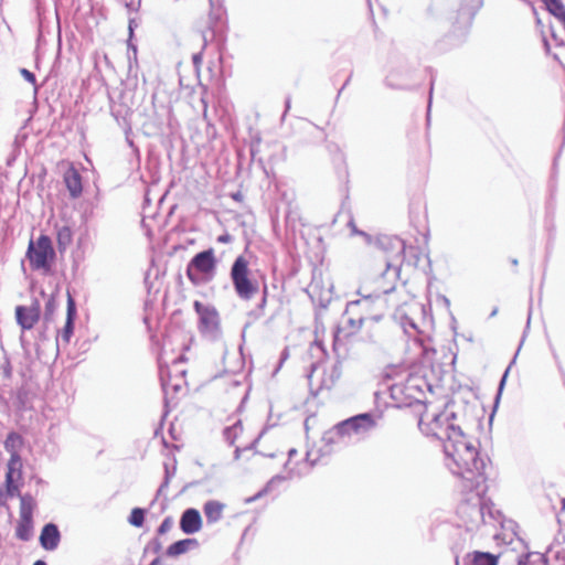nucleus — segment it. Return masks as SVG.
<instances>
[{"mask_svg":"<svg viewBox=\"0 0 565 565\" xmlns=\"http://www.w3.org/2000/svg\"><path fill=\"white\" fill-rule=\"evenodd\" d=\"M444 451L452 462L454 472L468 482L469 489H478L487 480V462L480 456L476 441L461 428H452L444 441Z\"/></svg>","mask_w":565,"mask_h":565,"instance_id":"1","label":"nucleus"},{"mask_svg":"<svg viewBox=\"0 0 565 565\" xmlns=\"http://www.w3.org/2000/svg\"><path fill=\"white\" fill-rule=\"evenodd\" d=\"M373 305L370 296L351 302L347 309L348 320L340 332H343L344 337L360 334L362 341H372L382 331L380 322L383 318L382 311L372 310Z\"/></svg>","mask_w":565,"mask_h":565,"instance_id":"2","label":"nucleus"},{"mask_svg":"<svg viewBox=\"0 0 565 565\" xmlns=\"http://www.w3.org/2000/svg\"><path fill=\"white\" fill-rule=\"evenodd\" d=\"M403 252V241L397 237H385L381 239L375 248L374 258L377 262L383 263L384 274L382 277L381 284L375 288L376 302L383 307L384 303L391 302V305L395 308L401 307L403 303H407V297L405 296V300L391 301L387 298H381V295H390L395 291L394 288V278L387 280L386 274L390 269L398 270L401 269V257Z\"/></svg>","mask_w":565,"mask_h":565,"instance_id":"3","label":"nucleus"},{"mask_svg":"<svg viewBox=\"0 0 565 565\" xmlns=\"http://www.w3.org/2000/svg\"><path fill=\"white\" fill-rule=\"evenodd\" d=\"M419 429L427 436H433L445 441L452 428H459L449 422V415L445 411L431 406H425L418 420Z\"/></svg>","mask_w":565,"mask_h":565,"instance_id":"4","label":"nucleus"},{"mask_svg":"<svg viewBox=\"0 0 565 565\" xmlns=\"http://www.w3.org/2000/svg\"><path fill=\"white\" fill-rule=\"evenodd\" d=\"M217 260L213 248L198 253L186 266V277L194 286L211 281L216 273Z\"/></svg>","mask_w":565,"mask_h":565,"instance_id":"5","label":"nucleus"},{"mask_svg":"<svg viewBox=\"0 0 565 565\" xmlns=\"http://www.w3.org/2000/svg\"><path fill=\"white\" fill-rule=\"evenodd\" d=\"M249 263L244 256H238L231 268V279L236 294L242 299H250L258 292L257 281L249 277Z\"/></svg>","mask_w":565,"mask_h":565,"instance_id":"6","label":"nucleus"},{"mask_svg":"<svg viewBox=\"0 0 565 565\" xmlns=\"http://www.w3.org/2000/svg\"><path fill=\"white\" fill-rule=\"evenodd\" d=\"M26 255L33 269H49L55 257L50 237L40 235L35 242L30 241Z\"/></svg>","mask_w":565,"mask_h":565,"instance_id":"7","label":"nucleus"},{"mask_svg":"<svg viewBox=\"0 0 565 565\" xmlns=\"http://www.w3.org/2000/svg\"><path fill=\"white\" fill-rule=\"evenodd\" d=\"M23 478V463L7 462V471L3 482V491H0V507L6 505L8 499L20 495V487Z\"/></svg>","mask_w":565,"mask_h":565,"instance_id":"8","label":"nucleus"},{"mask_svg":"<svg viewBox=\"0 0 565 565\" xmlns=\"http://www.w3.org/2000/svg\"><path fill=\"white\" fill-rule=\"evenodd\" d=\"M195 312L200 318V330L202 332H215L220 328L221 319L217 310L212 306H205L200 301L193 303Z\"/></svg>","mask_w":565,"mask_h":565,"instance_id":"9","label":"nucleus"},{"mask_svg":"<svg viewBox=\"0 0 565 565\" xmlns=\"http://www.w3.org/2000/svg\"><path fill=\"white\" fill-rule=\"evenodd\" d=\"M41 306L39 300H33L30 306H17L15 319L23 330H31L39 322Z\"/></svg>","mask_w":565,"mask_h":565,"instance_id":"10","label":"nucleus"},{"mask_svg":"<svg viewBox=\"0 0 565 565\" xmlns=\"http://www.w3.org/2000/svg\"><path fill=\"white\" fill-rule=\"evenodd\" d=\"M376 426L375 418L369 414H359L349 419L342 422L341 427L348 431L353 434H365L372 430Z\"/></svg>","mask_w":565,"mask_h":565,"instance_id":"11","label":"nucleus"},{"mask_svg":"<svg viewBox=\"0 0 565 565\" xmlns=\"http://www.w3.org/2000/svg\"><path fill=\"white\" fill-rule=\"evenodd\" d=\"M425 258L426 255L420 247L414 245H405L403 242V252L399 263L401 269L403 267L406 269H416L424 263Z\"/></svg>","mask_w":565,"mask_h":565,"instance_id":"12","label":"nucleus"},{"mask_svg":"<svg viewBox=\"0 0 565 565\" xmlns=\"http://www.w3.org/2000/svg\"><path fill=\"white\" fill-rule=\"evenodd\" d=\"M3 445L6 451L10 455L8 462L23 463L20 452L24 447V438L20 434L9 433Z\"/></svg>","mask_w":565,"mask_h":565,"instance_id":"13","label":"nucleus"},{"mask_svg":"<svg viewBox=\"0 0 565 565\" xmlns=\"http://www.w3.org/2000/svg\"><path fill=\"white\" fill-rule=\"evenodd\" d=\"M180 529L185 534H194L202 529V518L196 509H186L180 519Z\"/></svg>","mask_w":565,"mask_h":565,"instance_id":"14","label":"nucleus"},{"mask_svg":"<svg viewBox=\"0 0 565 565\" xmlns=\"http://www.w3.org/2000/svg\"><path fill=\"white\" fill-rule=\"evenodd\" d=\"M63 180L72 198H77L82 194V177L72 163H70L65 170Z\"/></svg>","mask_w":565,"mask_h":565,"instance_id":"15","label":"nucleus"},{"mask_svg":"<svg viewBox=\"0 0 565 565\" xmlns=\"http://www.w3.org/2000/svg\"><path fill=\"white\" fill-rule=\"evenodd\" d=\"M76 318V305L71 295L67 296V310L65 326L60 332L61 340L68 344L74 332V320Z\"/></svg>","mask_w":565,"mask_h":565,"instance_id":"16","label":"nucleus"},{"mask_svg":"<svg viewBox=\"0 0 565 565\" xmlns=\"http://www.w3.org/2000/svg\"><path fill=\"white\" fill-rule=\"evenodd\" d=\"M224 436L232 446L236 447V450L242 447H246L248 444L245 438V430L241 420H236L233 425L226 427Z\"/></svg>","mask_w":565,"mask_h":565,"instance_id":"17","label":"nucleus"},{"mask_svg":"<svg viewBox=\"0 0 565 565\" xmlns=\"http://www.w3.org/2000/svg\"><path fill=\"white\" fill-rule=\"evenodd\" d=\"M40 543L43 548L52 551L55 550L60 543V532L55 524H46L41 532Z\"/></svg>","mask_w":565,"mask_h":565,"instance_id":"18","label":"nucleus"},{"mask_svg":"<svg viewBox=\"0 0 565 565\" xmlns=\"http://www.w3.org/2000/svg\"><path fill=\"white\" fill-rule=\"evenodd\" d=\"M226 504L217 500H209L203 505V512L209 524L216 523L223 518Z\"/></svg>","mask_w":565,"mask_h":565,"instance_id":"19","label":"nucleus"},{"mask_svg":"<svg viewBox=\"0 0 565 565\" xmlns=\"http://www.w3.org/2000/svg\"><path fill=\"white\" fill-rule=\"evenodd\" d=\"M469 565H499V556L487 552L473 551L468 554Z\"/></svg>","mask_w":565,"mask_h":565,"instance_id":"20","label":"nucleus"},{"mask_svg":"<svg viewBox=\"0 0 565 565\" xmlns=\"http://www.w3.org/2000/svg\"><path fill=\"white\" fill-rule=\"evenodd\" d=\"M198 546V541L195 539H184L171 544L168 550V556L175 557L181 554L186 553L191 547Z\"/></svg>","mask_w":565,"mask_h":565,"instance_id":"21","label":"nucleus"},{"mask_svg":"<svg viewBox=\"0 0 565 565\" xmlns=\"http://www.w3.org/2000/svg\"><path fill=\"white\" fill-rule=\"evenodd\" d=\"M546 10L555 17L565 29V6L562 0H541Z\"/></svg>","mask_w":565,"mask_h":565,"instance_id":"22","label":"nucleus"},{"mask_svg":"<svg viewBox=\"0 0 565 565\" xmlns=\"http://www.w3.org/2000/svg\"><path fill=\"white\" fill-rule=\"evenodd\" d=\"M33 529V518L19 516L15 529V535L22 541H28L31 537Z\"/></svg>","mask_w":565,"mask_h":565,"instance_id":"23","label":"nucleus"},{"mask_svg":"<svg viewBox=\"0 0 565 565\" xmlns=\"http://www.w3.org/2000/svg\"><path fill=\"white\" fill-rule=\"evenodd\" d=\"M20 499L19 516L33 518V512L36 507L35 499L30 493L18 495Z\"/></svg>","mask_w":565,"mask_h":565,"instance_id":"24","label":"nucleus"},{"mask_svg":"<svg viewBox=\"0 0 565 565\" xmlns=\"http://www.w3.org/2000/svg\"><path fill=\"white\" fill-rule=\"evenodd\" d=\"M72 231L68 226H62L57 231L56 239L60 248H65L66 246H68L72 243Z\"/></svg>","mask_w":565,"mask_h":565,"instance_id":"25","label":"nucleus"},{"mask_svg":"<svg viewBox=\"0 0 565 565\" xmlns=\"http://www.w3.org/2000/svg\"><path fill=\"white\" fill-rule=\"evenodd\" d=\"M145 522V511L140 508H135L131 510L129 515V523L136 527H140Z\"/></svg>","mask_w":565,"mask_h":565,"instance_id":"26","label":"nucleus"},{"mask_svg":"<svg viewBox=\"0 0 565 565\" xmlns=\"http://www.w3.org/2000/svg\"><path fill=\"white\" fill-rule=\"evenodd\" d=\"M57 303L53 296H50L44 310V322H50L53 320L54 312L56 310Z\"/></svg>","mask_w":565,"mask_h":565,"instance_id":"27","label":"nucleus"},{"mask_svg":"<svg viewBox=\"0 0 565 565\" xmlns=\"http://www.w3.org/2000/svg\"><path fill=\"white\" fill-rule=\"evenodd\" d=\"M173 525V521L171 518H166L162 523L160 524L159 529H158V533L159 534H164L167 533L168 531L171 530Z\"/></svg>","mask_w":565,"mask_h":565,"instance_id":"28","label":"nucleus"},{"mask_svg":"<svg viewBox=\"0 0 565 565\" xmlns=\"http://www.w3.org/2000/svg\"><path fill=\"white\" fill-rule=\"evenodd\" d=\"M20 74L32 85H35V75L32 72L28 71L26 68H21Z\"/></svg>","mask_w":565,"mask_h":565,"instance_id":"29","label":"nucleus"},{"mask_svg":"<svg viewBox=\"0 0 565 565\" xmlns=\"http://www.w3.org/2000/svg\"><path fill=\"white\" fill-rule=\"evenodd\" d=\"M232 241V236L230 234H223L217 237V242L222 244H227Z\"/></svg>","mask_w":565,"mask_h":565,"instance_id":"30","label":"nucleus"},{"mask_svg":"<svg viewBox=\"0 0 565 565\" xmlns=\"http://www.w3.org/2000/svg\"><path fill=\"white\" fill-rule=\"evenodd\" d=\"M231 198L236 201V202H242L243 201V194L241 192H236V193H233L231 195Z\"/></svg>","mask_w":565,"mask_h":565,"instance_id":"31","label":"nucleus"},{"mask_svg":"<svg viewBox=\"0 0 565 565\" xmlns=\"http://www.w3.org/2000/svg\"><path fill=\"white\" fill-rule=\"evenodd\" d=\"M150 565H162V562L159 557H157L150 563Z\"/></svg>","mask_w":565,"mask_h":565,"instance_id":"32","label":"nucleus"},{"mask_svg":"<svg viewBox=\"0 0 565 565\" xmlns=\"http://www.w3.org/2000/svg\"><path fill=\"white\" fill-rule=\"evenodd\" d=\"M193 62H194L195 65H199L200 62H201V56L200 55H194L193 56Z\"/></svg>","mask_w":565,"mask_h":565,"instance_id":"33","label":"nucleus"},{"mask_svg":"<svg viewBox=\"0 0 565 565\" xmlns=\"http://www.w3.org/2000/svg\"><path fill=\"white\" fill-rule=\"evenodd\" d=\"M288 454H289V458H291L292 456H295L297 454V450L296 449H289Z\"/></svg>","mask_w":565,"mask_h":565,"instance_id":"34","label":"nucleus"},{"mask_svg":"<svg viewBox=\"0 0 565 565\" xmlns=\"http://www.w3.org/2000/svg\"><path fill=\"white\" fill-rule=\"evenodd\" d=\"M33 565H46L44 561H36Z\"/></svg>","mask_w":565,"mask_h":565,"instance_id":"35","label":"nucleus"}]
</instances>
